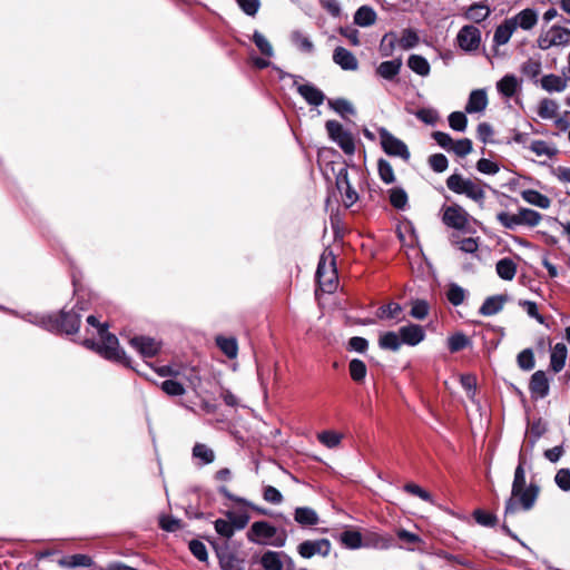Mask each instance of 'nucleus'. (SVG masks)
<instances>
[{
	"instance_id": "f704fd0d",
	"label": "nucleus",
	"mask_w": 570,
	"mask_h": 570,
	"mask_svg": "<svg viewBox=\"0 0 570 570\" xmlns=\"http://www.w3.org/2000/svg\"><path fill=\"white\" fill-rule=\"evenodd\" d=\"M407 66L413 72L422 77L429 76L431 71L429 61L420 55H411L407 59Z\"/></svg>"
},
{
	"instance_id": "a211bd4d",
	"label": "nucleus",
	"mask_w": 570,
	"mask_h": 570,
	"mask_svg": "<svg viewBox=\"0 0 570 570\" xmlns=\"http://www.w3.org/2000/svg\"><path fill=\"white\" fill-rule=\"evenodd\" d=\"M529 390L534 399H543L549 394L550 386L546 372L537 371L532 374Z\"/></svg>"
},
{
	"instance_id": "58836bf2",
	"label": "nucleus",
	"mask_w": 570,
	"mask_h": 570,
	"mask_svg": "<svg viewBox=\"0 0 570 570\" xmlns=\"http://www.w3.org/2000/svg\"><path fill=\"white\" fill-rule=\"evenodd\" d=\"M252 40L264 57L272 58L274 56L272 43L262 32L255 30Z\"/></svg>"
},
{
	"instance_id": "e433bc0d",
	"label": "nucleus",
	"mask_w": 570,
	"mask_h": 570,
	"mask_svg": "<svg viewBox=\"0 0 570 570\" xmlns=\"http://www.w3.org/2000/svg\"><path fill=\"white\" fill-rule=\"evenodd\" d=\"M396 46H399V37L396 32H386L380 42V53L382 57H391Z\"/></svg>"
},
{
	"instance_id": "680f3d73",
	"label": "nucleus",
	"mask_w": 570,
	"mask_h": 570,
	"mask_svg": "<svg viewBox=\"0 0 570 570\" xmlns=\"http://www.w3.org/2000/svg\"><path fill=\"white\" fill-rule=\"evenodd\" d=\"M542 69L541 62L539 60L529 59L521 66V71L529 78H535L540 75Z\"/></svg>"
},
{
	"instance_id": "393cba45",
	"label": "nucleus",
	"mask_w": 570,
	"mask_h": 570,
	"mask_svg": "<svg viewBox=\"0 0 570 570\" xmlns=\"http://www.w3.org/2000/svg\"><path fill=\"white\" fill-rule=\"evenodd\" d=\"M401 67V59L383 61L376 68V73L383 79L393 80L400 73Z\"/></svg>"
},
{
	"instance_id": "412c9836",
	"label": "nucleus",
	"mask_w": 570,
	"mask_h": 570,
	"mask_svg": "<svg viewBox=\"0 0 570 570\" xmlns=\"http://www.w3.org/2000/svg\"><path fill=\"white\" fill-rule=\"evenodd\" d=\"M520 88H521L520 79L515 75H512V73H508V75L503 76L497 82V90L504 98L513 97L520 90Z\"/></svg>"
},
{
	"instance_id": "423d86ee",
	"label": "nucleus",
	"mask_w": 570,
	"mask_h": 570,
	"mask_svg": "<svg viewBox=\"0 0 570 570\" xmlns=\"http://www.w3.org/2000/svg\"><path fill=\"white\" fill-rule=\"evenodd\" d=\"M535 46L547 51L553 47L566 48L570 46V29L560 24L542 27L537 39Z\"/></svg>"
},
{
	"instance_id": "aec40b11",
	"label": "nucleus",
	"mask_w": 570,
	"mask_h": 570,
	"mask_svg": "<svg viewBox=\"0 0 570 570\" xmlns=\"http://www.w3.org/2000/svg\"><path fill=\"white\" fill-rule=\"evenodd\" d=\"M488 104L489 100L485 89L472 90L465 105V111L468 114L482 112L487 109Z\"/></svg>"
},
{
	"instance_id": "1a4fd4ad",
	"label": "nucleus",
	"mask_w": 570,
	"mask_h": 570,
	"mask_svg": "<svg viewBox=\"0 0 570 570\" xmlns=\"http://www.w3.org/2000/svg\"><path fill=\"white\" fill-rule=\"evenodd\" d=\"M325 128L330 138L336 142L341 149L352 155L355 151V142L352 134L343 128V126L336 120H327Z\"/></svg>"
},
{
	"instance_id": "a878e982",
	"label": "nucleus",
	"mask_w": 570,
	"mask_h": 570,
	"mask_svg": "<svg viewBox=\"0 0 570 570\" xmlns=\"http://www.w3.org/2000/svg\"><path fill=\"white\" fill-rule=\"evenodd\" d=\"M507 296L504 295L490 296L481 305L480 314L484 316L495 315L503 308Z\"/></svg>"
},
{
	"instance_id": "49530a36",
	"label": "nucleus",
	"mask_w": 570,
	"mask_h": 570,
	"mask_svg": "<svg viewBox=\"0 0 570 570\" xmlns=\"http://www.w3.org/2000/svg\"><path fill=\"white\" fill-rule=\"evenodd\" d=\"M529 149L533 151L537 156H547L549 158L556 156L558 153V150L554 147L550 146L548 142L543 140H533L530 144Z\"/></svg>"
},
{
	"instance_id": "20e7f679",
	"label": "nucleus",
	"mask_w": 570,
	"mask_h": 570,
	"mask_svg": "<svg viewBox=\"0 0 570 570\" xmlns=\"http://www.w3.org/2000/svg\"><path fill=\"white\" fill-rule=\"evenodd\" d=\"M446 187L458 194L465 195L479 206H483L485 199L484 186L478 179H470L461 174L454 173L446 178Z\"/></svg>"
},
{
	"instance_id": "de8ad7c7",
	"label": "nucleus",
	"mask_w": 570,
	"mask_h": 570,
	"mask_svg": "<svg viewBox=\"0 0 570 570\" xmlns=\"http://www.w3.org/2000/svg\"><path fill=\"white\" fill-rule=\"evenodd\" d=\"M517 363L521 370L531 371L535 365L533 351L531 348L521 351L517 356Z\"/></svg>"
},
{
	"instance_id": "6e6552de",
	"label": "nucleus",
	"mask_w": 570,
	"mask_h": 570,
	"mask_svg": "<svg viewBox=\"0 0 570 570\" xmlns=\"http://www.w3.org/2000/svg\"><path fill=\"white\" fill-rule=\"evenodd\" d=\"M80 318L81 315L75 309L69 312L62 311L59 320L52 321L51 316H42L40 324L48 331L59 330L66 334H73L79 330Z\"/></svg>"
},
{
	"instance_id": "9b49d317",
	"label": "nucleus",
	"mask_w": 570,
	"mask_h": 570,
	"mask_svg": "<svg viewBox=\"0 0 570 570\" xmlns=\"http://www.w3.org/2000/svg\"><path fill=\"white\" fill-rule=\"evenodd\" d=\"M442 222L451 228L464 229L469 225V213L460 205L443 206Z\"/></svg>"
},
{
	"instance_id": "4be33fe9",
	"label": "nucleus",
	"mask_w": 570,
	"mask_h": 570,
	"mask_svg": "<svg viewBox=\"0 0 570 570\" xmlns=\"http://www.w3.org/2000/svg\"><path fill=\"white\" fill-rule=\"evenodd\" d=\"M569 77L564 78L556 73L544 75L540 85L543 90L547 92H562L568 87Z\"/></svg>"
},
{
	"instance_id": "a19ab883",
	"label": "nucleus",
	"mask_w": 570,
	"mask_h": 570,
	"mask_svg": "<svg viewBox=\"0 0 570 570\" xmlns=\"http://www.w3.org/2000/svg\"><path fill=\"white\" fill-rule=\"evenodd\" d=\"M419 41L417 32L411 28H406L402 30L401 37H399V47L403 50H410L416 47Z\"/></svg>"
},
{
	"instance_id": "603ef678",
	"label": "nucleus",
	"mask_w": 570,
	"mask_h": 570,
	"mask_svg": "<svg viewBox=\"0 0 570 570\" xmlns=\"http://www.w3.org/2000/svg\"><path fill=\"white\" fill-rule=\"evenodd\" d=\"M160 389L169 396H180L186 392L185 386L175 380H166L160 384Z\"/></svg>"
},
{
	"instance_id": "ea45409f",
	"label": "nucleus",
	"mask_w": 570,
	"mask_h": 570,
	"mask_svg": "<svg viewBox=\"0 0 570 570\" xmlns=\"http://www.w3.org/2000/svg\"><path fill=\"white\" fill-rule=\"evenodd\" d=\"M559 106L552 100L544 98L539 102L538 106V116L542 119H553L557 117Z\"/></svg>"
},
{
	"instance_id": "f8f14e48",
	"label": "nucleus",
	"mask_w": 570,
	"mask_h": 570,
	"mask_svg": "<svg viewBox=\"0 0 570 570\" xmlns=\"http://www.w3.org/2000/svg\"><path fill=\"white\" fill-rule=\"evenodd\" d=\"M456 43L465 52L476 51L481 45V31L473 24L463 26L456 35Z\"/></svg>"
},
{
	"instance_id": "f257e3e1",
	"label": "nucleus",
	"mask_w": 570,
	"mask_h": 570,
	"mask_svg": "<svg viewBox=\"0 0 570 570\" xmlns=\"http://www.w3.org/2000/svg\"><path fill=\"white\" fill-rule=\"evenodd\" d=\"M524 462L525 459L523 453L520 452L519 455V464L514 471V479L512 483L511 498L508 500L505 504V514L514 513L518 509L517 501L520 503L522 509L530 510L538 497V487L530 484L528 488L525 487V472H524Z\"/></svg>"
},
{
	"instance_id": "052dcab7",
	"label": "nucleus",
	"mask_w": 570,
	"mask_h": 570,
	"mask_svg": "<svg viewBox=\"0 0 570 570\" xmlns=\"http://www.w3.org/2000/svg\"><path fill=\"white\" fill-rule=\"evenodd\" d=\"M497 219L500 222L502 226L509 229H514L517 226H520L519 214H510L507 212H501L497 215Z\"/></svg>"
},
{
	"instance_id": "ddd939ff",
	"label": "nucleus",
	"mask_w": 570,
	"mask_h": 570,
	"mask_svg": "<svg viewBox=\"0 0 570 570\" xmlns=\"http://www.w3.org/2000/svg\"><path fill=\"white\" fill-rule=\"evenodd\" d=\"M261 566L264 570H283L284 566L287 569L294 568L293 559L284 551L267 550L261 557Z\"/></svg>"
},
{
	"instance_id": "79ce46f5",
	"label": "nucleus",
	"mask_w": 570,
	"mask_h": 570,
	"mask_svg": "<svg viewBox=\"0 0 570 570\" xmlns=\"http://www.w3.org/2000/svg\"><path fill=\"white\" fill-rule=\"evenodd\" d=\"M520 225L528 227H535L540 224L542 215L530 208H520L519 212Z\"/></svg>"
},
{
	"instance_id": "5701e85b",
	"label": "nucleus",
	"mask_w": 570,
	"mask_h": 570,
	"mask_svg": "<svg viewBox=\"0 0 570 570\" xmlns=\"http://www.w3.org/2000/svg\"><path fill=\"white\" fill-rule=\"evenodd\" d=\"M568 356L567 346L563 343H557L550 351V368L554 373L563 370Z\"/></svg>"
},
{
	"instance_id": "4d7b16f0",
	"label": "nucleus",
	"mask_w": 570,
	"mask_h": 570,
	"mask_svg": "<svg viewBox=\"0 0 570 570\" xmlns=\"http://www.w3.org/2000/svg\"><path fill=\"white\" fill-rule=\"evenodd\" d=\"M449 125L453 130L463 132L466 129L468 119L464 112L453 111L449 116Z\"/></svg>"
},
{
	"instance_id": "2eb2a0df",
	"label": "nucleus",
	"mask_w": 570,
	"mask_h": 570,
	"mask_svg": "<svg viewBox=\"0 0 570 570\" xmlns=\"http://www.w3.org/2000/svg\"><path fill=\"white\" fill-rule=\"evenodd\" d=\"M297 551L299 556L305 559H309L316 554L326 557L331 551V542L327 539L306 540L299 543Z\"/></svg>"
},
{
	"instance_id": "c756f323",
	"label": "nucleus",
	"mask_w": 570,
	"mask_h": 570,
	"mask_svg": "<svg viewBox=\"0 0 570 570\" xmlns=\"http://www.w3.org/2000/svg\"><path fill=\"white\" fill-rule=\"evenodd\" d=\"M376 12L370 6L360 7L354 14V23L360 27H370L376 21Z\"/></svg>"
},
{
	"instance_id": "7ed1b4c3",
	"label": "nucleus",
	"mask_w": 570,
	"mask_h": 570,
	"mask_svg": "<svg viewBox=\"0 0 570 570\" xmlns=\"http://www.w3.org/2000/svg\"><path fill=\"white\" fill-rule=\"evenodd\" d=\"M247 540L259 546L283 548L287 542V531L267 521H255L246 533Z\"/></svg>"
},
{
	"instance_id": "4468645a",
	"label": "nucleus",
	"mask_w": 570,
	"mask_h": 570,
	"mask_svg": "<svg viewBox=\"0 0 570 570\" xmlns=\"http://www.w3.org/2000/svg\"><path fill=\"white\" fill-rule=\"evenodd\" d=\"M336 187L342 195V202L345 207H351L358 199V194L352 187L348 171L346 168H341L336 175Z\"/></svg>"
},
{
	"instance_id": "473e14b6",
	"label": "nucleus",
	"mask_w": 570,
	"mask_h": 570,
	"mask_svg": "<svg viewBox=\"0 0 570 570\" xmlns=\"http://www.w3.org/2000/svg\"><path fill=\"white\" fill-rule=\"evenodd\" d=\"M497 274L504 281H512L517 274V264L511 258H502L495 265Z\"/></svg>"
},
{
	"instance_id": "0eeeda50",
	"label": "nucleus",
	"mask_w": 570,
	"mask_h": 570,
	"mask_svg": "<svg viewBox=\"0 0 570 570\" xmlns=\"http://www.w3.org/2000/svg\"><path fill=\"white\" fill-rule=\"evenodd\" d=\"M316 278L323 292L331 293L337 286V272L335 257L332 252L325 250L318 262Z\"/></svg>"
},
{
	"instance_id": "6ab92c4d",
	"label": "nucleus",
	"mask_w": 570,
	"mask_h": 570,
	"mask_svg": "<svg viewBox=\"0 0 570 570\" xmlns=\"http://www.w3.org/2000/svg\"><path fill=\"white\" fill-rule=\"evenodd\" d=\"M333 61L346 71H355L358 68L356 57L344 47H336L334 49Z\"/></svg>"
},
{
	"instance_id": "39448f33",
	"label": "nucleus",
	"mask_w": 570,
	"mask_h": 570,
	"mask_svg": "<svg viewBox=\"0 0 570 570\" xmlns=\"http://www.w3.org/2000/svg\"><path fill=\"white\" fill-rule=\"evenodd\" d=\"M99 336L101 340L99 344L91 340H86L83 344L89 348L96 350L107 360L124 363L126 365L129 364L126 353L119 347L118 338L115 335L108 333L107 328H100Z\"/></svg>"
},
{
	"instance_id": "bb28decb",
	"label": "nucleus",
	"mask_w": 570,
	"mask_h": 570,
	"mask_svg": "<svg viewBox=\"0 0 570 570\" xmlns=\"http://www.w3.org/2000/svg\"><path fill=\"white\" fill-rule=\"evenodd\" d=\"M193 458L198 461V465L210 464L215 461V452L204 443H196L193 448Z\"/></svg>"
},
{
	"instance_id": "4c0bfd02",
	"label": "nucleus",
	"mask_w": 570,
	"mask_h": 570,
	"mask_svg": "<svg viewBox=\"0 0 570 570\" xmlns=\"http://www.w3.org/2000/svg\"><path fill=\"white\" fill-rule=\"evenodd\" d=\"M216 344L228 358H235L237 356L238 345L236 338L217 336Z\"/></svg>"
},
{
	"instance_id": "9d476101",
	"label": "nucleus",
	"mask_w": 570,
	"mask_h": 570,
	"mask_svg": "<svg viewBox=\"0 0 570 570\" xmlns=\"http://www.w3.org/2000/svg\"><path fill=\"white\" fill-rule=\"evenodd\" d=\"M381 146L383 150L390 155L409 160L410 151L407 146L399 138L389 132L385 128L379 129Z\"/></svg>"
},
{
	"instance_id": "f3484780",
	"label": "nucleus",
	"mask_w": 570,
	"mask_h": 570,
	"mask_svg": "<svg viewBox=\"0 0 570 570\" xmlns=\"http://www.w3.org/2000/svg\"><path fill=\"white\" fill-rule=\"evenodd\" d=\"M399 334L402 341V344H406L410 346H415L420 344L425 338V332L423 327L419 324H409L400 327Z\"/></svg>"
},
{
	"instance_id": "13d9d810",
	"label": "nucleus",
	"mask_w": 570,
	"mask_h": 570,
	"mask_svg": "<svg viewBox=\"0 0 570 570\" xmlns=\"http://www.w3.org/2000/svg\"><path fill=\"white\" fill-rule=\"evenodd\" d=\"M390 202L395 208L403 209L407 204V195L402 188H392L390 190Z\"/></svg>"
},
{
	"instance_id": "e2e57ef3",
	"label": "nucleus",
	"mask_w": 570,
	"mask_h": 570,
	"mask_svg": "<svg viewBox=\"0 0 570 570\" xmlns=\"http://www.w3.org/2000/svg\"><path fill=\"white\" fill-rule=\"evenodd\" d=\"M429 165L435 173H443L446 170L449 161L443 154H434L429 157Z\"/></svg>"
},
{
	"instance_id": "dca6fc26",
	"label": "nucleus",
	"mask_w": 570,
	"mask_h": 570,
	"mask_svg": "<svg viewBox=\"0 0 570 570\" xmlns=\"http://www.w3.org/2000/svg\"><path fill=\"white\" fill-rule=\"evenodd\" d=\"M129 343L142 357L156 356L161 347L159 342L147 336H135Z\"/></svg>"
},
{
	"instance_id": "37998d69",
	"label": "nucleus",
	"mask_w": 570,
	"mask_h": 570,
	"mask_svg": "<svg viewBox=\"0 0 570 570\" xmlns=\"http://www.w3.org/2000/svg\"><path fill=\"white\" fill-rule=\"evenodd\" d=\"M291 40L303 52L311 53L314 50L312 40L298 30L291 33Z\"/></svg>"
},
{
	"instance_id": "8fccbe9b",
	"label": "nucleus",
	"mask_w": 570,
	"mask_h": 570,
	"mask_svg": "<svg viewBox=\"0 0 570 570\" xmlns=\"http://www.w3.org/2000/svg\"><path fill=\"white\" fill-rule=\"evenodd\" d=\"M318 441L328 449L336 448L342 441V434L334 431H323L317 435Z\"/></svg>"
},
{
	"instance_id": "3c124183",
	"label": "nucleus",
	"mask_w": 570,
	"mask_h": 570,
	"mask_svg": "<svg viewBox=\"0 0 570 570\" xmlns=\"http://www.w3.org/2000/svg\"><path fill=\"white\" fill-rule=\"evenodd\" d=\"M430 311V306L424 299H415L411 303L410 315L415 320H424Z\"/></svg>"
},
{
	"instance_id": "5fc2aeb1",
	"label": "nucleus",
	"mask_w": 570,
	"mask_h": 570,
	"mask_svg": "<svg viewBox=\"0 0 570 570\" xmlns=\"http://www.w3.org/2000/svg\"><path fill=\"white\" fill-rule=\"evenodd\" d=\"M469 343V338L463 333H455L448 338V347L452 353L465 348Z\"/></svg>"
},
{
	"instance_id": "774afa93",
	"label": "nucleus",
	"mask_w": 570,
	"mask_h": 570,
	"mask_svg": "<svg viewBox=\"0 0 570 570\" xmlns=\"http://www.w3.org/2000/svg\"><path fill=\"white\" fill-rule=\"evenodd\" d=\"M554 481H556L557 485L562 491H569L570 490V470L569 469L559 470L554 476Z\"/></svg>"
},
{
	"instance_id": "72a5a7b5",
	"label": "nucleus",
	"mask_w": 570,
	"mask_h": 570,
	"mask_svg": "<svg viewBox=\"0 0 570 570\" xmlns=\"http://www.w3.org/2000/svg\"><path fill=\"white\" fill-rule=\"evenodd\" d=\"M58 563L60 567L72 569L77 567H91L94 561L87 554H72L60 559Z\"/></svg>"
},
{
	"instance_id": "09e8293b",
	"label": "nucleus",
	"mask_w": 570,
	"mask_h": 570,
	"mask_svg": "<svg viewBox=\"0 0 570 570\" xmlns=\"http://www.w3.org/2000/svg\"><path fill=\"white\" fill-rule=\"evenodd\" d=\"M215 531L224 539H230L235 533V527L230 522L229 518L226 519H217L214 522Z\"/></svg>"
},
{
	"instance_id": "c9c22d12",
	"label": "nucleus",
	"mask_w": 570,
	"mask_h": 570,
	"mask_svg": "<svg viewBox=\"0 0 570 570\" xmlns=\"http://www.w3.org/2000/svg\"><path fill=\"white\" fill-rule=\"evenodd\" d=\"M402 341L399 333L385 332L380 335L379 346L383 350L396 352L400 350Z\"/></svg>"
},
{
	"instance_id": "c03bdc74",
	"label": "nucleus",
	"mask_w": 570,
	"mask_h": 570,
	"mask_svg": "<svg viewBox=\"0 0 570 570\" xmlns=\"http://www.w3.org/2000/svg\"><path fill=\"white\" fill-rule=\"evenodd\" d=\"M465 296H466V292L463 287H461L454 283L449 285V288L446 292V298L449 299V302L452 305H454V306L461 305L464 302Z\"/></svg>"
},
{
	"instance_id": "7c9ffc66",
	"label": "nucleus",
	"mask_w": 570,
	"mask_h": 570,
	"mask_svg": "<svg viewBox=\"0 0 570 570\" xmlns=\"http://www.w3.org/2000/svg\"><path fill=\"white\" fill-rule=\"evenodd\" d=\"M216 553L223 570H242L238 566V559L227 547L216 548Z\"/></svg>"
},
{
	"instance_id": "2f4dec72",
	"label": "nucleus",
	"mask_w": 570,
	"mask_h": 570,
	"mask_svg": "<svg viewBox=\"0 0 570 570\" xmlns=\"http://www.w3.org/2000/svg\"><path fill=\"white\" fill-rule=\"evenodd\" d=\"M491 13V9L488 4L479 2L472 4L465 12V18L480 23L489 18Z\"/></svg>"
},
{
	"instance_id": "bf43d9fd",
	"label": "nucleus",
	"mask_w": 570,
	"mask_h": 570,
	"mask_svg": "<svg viewBox=\"0 0 570 570\" xmlns=\"http://www.w3.org/2000/svg\"><path fill=\"white\" fill-rule=\"evenodd\" d=\"M450 151L459 157H465L472 151V141L469 138L454 140Z\"/></svg>"
},
{
	"instance_id": "864d4df0",
	"label": "nucleus",
	"mask_w": 570,
	"mask_h": 570,
	"mask_svg": "<svg viewBox=\"0 0 570 570\" xmlns=\"http://www.w3.org/2000/svg\"><path fill=\"white\" fill-rule=\"evenodd\" d=\"M341 542L350 549H357L362 546V535L357 531H344L341 533Z\"/></svg>"
},
{
	"instance_id": "a18cd8bd",
	"label": "nucleus",
	"mask_w": 570,
	"mask_h": 570,
	"mask_svg": "<svg viewBox=\"0 0 570 570\" xmlns=\"http://www.w3.org/2000/svg\"><path fill=\"white\" fill-rule=\"evenodd\" d=\"M350 375L353 381L360 383L366 376V365L358 358H353L348 364Z\"/></svg>"
},
{
	"instance_id": "338daca9",
	"label": "nucleus",
	"mask_w": 570,
	"mask_h": 570,
	"mask_svg": "<svg viewBox=\"0 0 570 570\" xmlns=\"http://www.w3.org/2000/svg\"><path fill=\"white\" fill-rule=\"evenodd\" d=\"M379 174L381 179L386 184H391L395 179L392 166L383 159L379 161Z\"/></svg>"
},
{
	"instance_id": "f03ea898",
	"label": "nucleus",
	"mask_w": 570,
	"mask_h": 570,
	"mask_svg": "<svg viewBox=\"0 0 570 570\" xmlns=\"http://www.w3.org/2000/svg\"><path fill=\"white\" fill-rule=\"evenodd\" d=\"M539 22V12L534 8H524L514 16L504 19L494 30L493 42L495 46L507 45L513 33L521 29L531 31Z\"/></svg>"
},
{
	"instance_id": "cd10ccee",
	"label": "nucleus",
	"mask_w": 570,
	"mask_h": 570,
	"mask_svg": "<svg viewBox=\"0 0 570 570\" xmlns=\"http://www.w3.org/2000/svg\"><path fill=\"white\" fill-rule=\"evenodd\" d=\"M294 520L303 525H315L318 523V515L315 510L308 507L296 508L294 512Z\"/></svg>"
},
{
	"instance_id": "b1692460",
	"label": "nucleus",
	"mask_w": 570,
	"mask_h": 570,
	"mask_svg": "<svg viewBox=\"0 0 570 570\" xmlns=\"http://www.w3.org/2000/svg\"><path fill=\"white\" fill-rule=\"evenodd\" d=\"M297 91L309 105L321 106L324 102L325 95L314 85H299Z\"/></svg>"
},
{
	"instance_id": "6e6d98bb",
	"label": "nucleus",
	"mask_w": 570,
	"mask_h": 570,
	"mask_svg": "<svg viewBox=\"0 0 570 570\" xmlns=\"http://www.w3.org/2000/svg\"><path fill=\"white\" fill-rule=\"evenodd\" d=\"M401 312L402 307L399 303H390L379 308L377 316L380 318L399 320Z\"/></svg>"
},
{
	"instance_id": "0e129e2a",
	"label": "nucleus",
	"mask_w": 570,
	"mask_h": 570,
	"mask_svg": "<svg viewBox=\"0 0 570 570\" xmlns=\"http://www.w3.org/2000/svg\"><path fill=\"white\" fill-rule=\"evenodd\" d=\"M476 169L480 173L485 174V175H495L497 173H499L500 167L497 163H494L490 159L481 158L476 163Z\"/></svg>"
},
{
	"instance_id": "c85d7f7f",
	"label": "nucleus",
	"mask_w": 570,
	"mask_h": 570,
	"mask_svg": "<svg viewBox=\"0 0 570 570\" xmlns=\"http://www.w3.org/2000/svg\"><path fill=\"white\" fill-rule=\"evenodd\" d=\"M521 197L524 202L542 209H548L551 205V200L548 196L534 189H525L521 191Z\"/></svg>"
},
{
	"instance_id": "69168bd1",
	"label": "nucleus",
	"mask_w": 570,
	"mask_h": 570,
	"mask_svg": "<svg viewBox=\"0 0 570 570\" xmlns=\"http://www.w3.org/2000/svg\"><path fill=\"white\" fill-rule=\"evenodd\" d=\"M263 498L265 501L273 504H281L283 502V494L272 485L264 487Z\"/></svg>"
}]
</instances>
